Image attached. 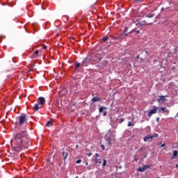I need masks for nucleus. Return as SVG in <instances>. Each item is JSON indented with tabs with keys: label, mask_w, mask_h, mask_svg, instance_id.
<instances>
[{
	"label": "nucleus",
	"mask_w": 178,
	"mask_h": 178,
	"mask_svg": "<svg viewBox=\"0 0 178 178\" xmlns=\"http://www.w3.org/2000/svg\"><path fill=\"white\" fill-rule=\"evenodd\" d=\"M99 101H101V99L99 97H94L92 99V102H98Z\"/></svg>",
	"instance_id": "16"
},
{
	"label": "nucleus",
	"mask_w": 178,
	"mask_h": 178,
	"mask_svg": "<svg viewBox=\"0 0 178 178\" xmlns=\"http://www.w3.org/2000/svg\"><path fill=\"white\" fill-rule=\"evenodd\" d=\"M154 16H155V14H154V13H149V14H147V15H146V17H149V18H151V17H154Z\"/></svg>",
	"instance_id": "19"
},
{
	"label": "nucleus",
	"mask_w": 178,
	"mask_h": 178,
	"mask_svg": "<svg viewBox=\"0 0 178 178\" xmlns=\"http://www.w3.org/2000/svg\"><path fill=\"white\" fill-rule=\"evenodd\" d=\"M69 155V154H67V152L63 151V161H66V159H67V156Z\"/></svg>",
	"instance_id": "15"
},
{
	"label": "nucleus",
	"mask_w": 178,
	"mask_h": 178,
	"mask_svg": "<svg viewBox=\"0 0 178 178\" xmlns=\"http://www.w3.org/2000/svg\"><path fill=\"white\" fill-rule=\"evenodd\" d=\"M177 168H178V164L176 165Z\"/></svg>",
	"instance_id": "45"
},
{
	"label": "nucleus",
	"mask_w": 178,
	"mask_h": 178,
	"mask_svg": "<svg viewBox=\"0 0 178 178\" xmlns=\"http://www.w3.org/2000/svg\"><path fill=\"white\" fill-rule=\"evenodd\" d=\"M143 149H144V147H141V148L140 149V151H143Z\"/></svg>",
	"instance_id": "35"
},
{
	"label": "nucleus",
	"mask_w": 178,
	"mask_h": 178,
	"mask_svg": "<svg viewBox=\"0 0 178 178\" xmlns=\"http://www.w3.org/2000/svg\"><path fill=\"white\" fill-rule=\"evenodd\" d=\"M154 109H152L149 111V112L147 114L148 118H151V116H152V115H155V113H156V111H158V107L156 106H153Z\"/></svg>",
	"instance_id": "4"
},
{
	"label": "nucleus",
	"mask_w": 178,
	"mask_h": 178,
	"mask_svg": "<svg viewBox=\"0 0 178 178\" xmlns=\"http://www.w3.org/2000/svg\"><path fill=\"white\" fill-rule=\"evenodd\" d=\"M42 48H43V49H47V45L42 44Z\"/></svg>",
	"instance_id": "31"
},
{
	"label": "nucleus",
	"mask_w": 178,
	"mask_h": 178,
	"mask_svg": "<svg viewBox=\"0 0 178 178\" xmlns=\"http://www.w3.org/2000/svg\"><path fill=\"white\" fill-rule=\"evenodd\" d=\"M159 120V118H156V122H158Z\"/></svg>",
	"instance_id": "37"
},
{
	"label": "nucleus",
	"mask_w": 178,
	"mask_h": 178,
	"mask_svg": "<svg viewBox=\"0 0 178 178\" xmlns=\"http://www.w3.org/2000/svg\"><path fill=\"white\" fill-rule=\"evenodd\" d=\"M91 62V58L86 57L82 62H81V66H87L88 63H90Z\"/></svg>",
	"instance_id": "5"
},
{
	"label": "nucleus",
	"mask_w": 178,
	"mask_h": 178,
	"mask_svg": "<svg viewBox=\"0 0 178 178\" xmlns=\"http://www.w3.org/2000/svg\"><path fill=\"white\" fill-rule=\"evenodd\" d=\"M123 122H124V118H121L120 120V123H123Z\"/></svg>",
	"instance_id": "29"
},
{
	"label": "nucleus",
	"mask_w": 178,
	"mask_h": 178,
	"mask_svg": "<svg viewBox=\"0 0 178 178\" xmlns=\"http://www.w3.org/2000/svg\"><path fill=\"white\" fill-rule=\"evenodd\" d=\"M124 35H127V33H124Z\"/></svg>",
	"instance_id": "44"
},
{
	"label": "nucleus",
	"mask_w": 178,
	"mask_h": 178,
	"mask_svg": "<svg viewBox=\"0 0 178 178\" xmlns=\"http://www.w3.org/2000/svg\"><path fill=\"white\" fill-rule=\"evenodd\" d=\"M94 158H95V165L96 166H101V165L102 164V160L101 159H99V154L96 153L94 155Z\"/></svg>",
	"instance_id": "2"
},
{
	"label": "nucleus",
	"mask_w": 178,
	"mask_h": 178,
	"mask_svg": "<svg viewBox=\"0 0 178 178\" xmlns=\"http://www.w3.org/2000/svg\"><path fill=\"white\" fill-rule=\"evenodd\" d=\"M136 33L138 34L140 33V31H137Z\"/></svg>",
	"instance_id": "38"
},
{
	"label": "nucleus",
	"mask_w": 178,
	"mask_h": 178,
	"mask_svg": "<svg viewBox=\"0 0 178 178\" xmlns=\"http://www.w3.org/2000/svg\"><path fill=\"white\" fill-rule=\"evenodd\" d=\"M138 170V172H144V170H145L144 169V167H142V168H139Z\"/></svg>",
	"instance_id": "27"
},
{
	"label": "nucleus",
	"mask_w": 178,
	"mask_h": 178,
	"mask_svg": "<svg viewBox=\"0 0 178 178\" xmlns=\"http://www.w3.org/2000/svg\"><path fill=\"white\" fill-rule=\"evenodd\" d=\"M101 147H102L103 151H105V146L104 145H102Z\"/></svg>",
	"instance_id": "32"
},
{
	"label": "nucleus",
	"mask_w": 178,
	"mask_h": 178,
	"mask_svg": "<svg viewBox=\"0 0 178 178\" xmlns=\"http://www.w3.org/2000/svg\"><path fill=\"white\" fill-rule=\"evenodd\" d=\"M87 165H88V163H86V166H87Z\"/></svg>",
	"instance_id": "42"
},
{
	"label": "nucleus",
	"mask_w": 178,
	"mask_h": 178,
	"mask_svg": "<svg viewBox=\"0 0 178 178\" xmlns=\"http://www.w3.org/2000/svg\"><path fill=\"white\" fill-rule=\"evenodd\" d=\"M159 113L164 112V113H166L167 115H169V110L166 108V107H161L159 108Z\"/></svg>",
	"instance_id": "10"
},
{
	"label": "nucleus",
	"mask_w": 178,
	"mask_h": 178,
	"mask_svg": "<svg viewBox=\"0 0 178 178\" xmlns=\"http://www.w3.org/2000/svg\"><path fill=\"white\" fill-rule=\"evenodd\" d=\"M40 53V51L38 49L35 50V52L33 53V58H35V55H38V54Z\"/></svg>",
	"instance_id": "20"
},
{
	"label": "nucleus",
	"mask_w": 178,
	"mask_h": 178,
	"mask_svg": "<svg viewBox=\"0 0 178 178\" xmlns=\"http://www.w3.org/2000/svg\"><path fill=\"white\" fill-rule=\"evenodd\" d=\"M99 60H101V59H98V61H97V62H99Z\"/></svg>",
	"instance_id": "43"
},
{
	"label": "nucleus",
	"mask_w": 178,
	"mask_h": 178,
	"mask_svg": "<svg viewBox=\"0 0 178 178\" xmlns=\"http://www.w3.org/2000/svg\"><path fill=\"white\" fill-rule=\"evenodd\" d=\"M76 148H79V145H76Z\"/></svg>",
	"instance_id": "39"
},
{
	"label": "nucleus",
	"mask_w": 178,
	"mask_h": 178,
	"mask_svg": "<svg viewBox=\"0 0 178 178\" xmlns=\"http://www.w3.org/2000/svg\"><path fill=\"white\" fill-rule=\"evenodd\" d=\"M134 31H136L135 29H134L132 31H131V33H134Z\"/></svg>",
	"instance_id": "36"
},
{
	"label": "nucleus",
	"mask_w": 178,
	"mask_h": 178,
	"mask_svg": "<svg viewBox=\"0 0 178 178\" xmlns=\"http://www.w3.org/2000/svg\"><path fill=\"white\" fill-rule=\"evenodd\" d=\"M24 122H26V115L19 116V124H24Z\"/></svg>",
	"instance_id": "8"
},
{
	"label": "nucleus",
	"mask_w": 178,
	"mask_h": 178,
	"mask_svg": "<svg viewBox=\"0 0 178 178\" xmlns=\"http://www.w3.org/2000/svg\"><path fill=\"white\" fill-rule=\"evenodd\" d=\"M33 111L35 112H38V111H40V106L38 104H35V105L33 106Z\"/></svg>",
	"instance_id": "14"
},
{
	"label": "nucleus",
	"mask_w": 178,
	"mask_h": 178,
	"mask_svg": "<svg viewBox=\"0 0 178 178\" xmlns=\"http://www.w3.org/2000/svg\"><path fill=\"white\" fill-rule=\"evenodd\" d=\"M108 40H109V38H108V36L104 37V38H102V40H103V41H108Z\"/></svg>",
	"instance_id": "24"
},
{
	"label": "nucleus",
	"mask_w": 178,
	"mask_h": 178,
	"mask_svg": "<svg viewBox=\"0 0 178 178\" xmlns=\"http://www.w3.org/2000/svg\"><path fill=\"white\" fill-rule=\"evenodd\" d=\"M76 163H81V159L76 160Z\"/></svg>",
	"instance_id": "28"
},
{
	"label": "nucleus",
	"mask_w": 178,
	"mask_h": 178,
	"mask_svg": "<svg viewBox=\"0 0 178 178\" xmlns=\"http://www.w3.org/2000/svg\"><path fill=\"white\" fill-rule=\"evenodd\" d=\"M106 159H103L102 168H105V166H106Z\"/></svg>",
	"instance_id": "21"
},
{
	"label": "nucleus",
	"mask_w": 178,
	"mask_h": 178,
	"mask_svg": "<svg viewBox=\"0 0 178 178\" xmlns=\"http://www.w3.org/2000/svg\"><path fill=\"white\" fill-rule=\"evenodd\" d=\"M138 24H140V26H149V24H151V23H147L145 21H140L139 23H138Z\"/></svg>",
	"instance_id": "13"
},
{
	"label": "nucleus",
	"mask_w": 178,
	"mask_h": 178,
	"mask_svg": "<svg viewBox=\"0 0 178 178\" xmlns=\"http://www.w3.org/2000/svg\"><path fill=\"white\" fill-rule=\"evenodd\" d=\"M134 161H136V162H137V159H134Z\"/></svg>",
	"instance_id": "41"
},
{
	"label": "nucleus",
	"mask_w": 178,
	"mask_h": 178,
	"mask_svg": "<svg viewBox=\"0 0 178 178\" xmlns=\"http://www.w3.org/2000/svg\"><path fill=\"white\" fill-rule=\"evenodd\" d=\"M130 126H134V123L131 122H128V127H130Z\"/></svg>",
	"instance_id": "26"
},
{
	"label": "nucleus",
	"mask_w": 178,
	"mask_h": 178,
	"mask_svg": "<svg viewBox=\"0 0 178 178\" xmlns=\"http://www.w3.org/2000/svg\"><path fill=\"white\" fill-rule=\"evenodd\" d=\"M106 109H108L106 107H100L99 109V113H102V112H103V116H105L107 113Z\"/></svg>",
	"instance_id": "9"
},
{
	"label": "nucleus",
	"mask_w": 178,
	"mask_h": 178,
	"mask_svg": "<svg viewBox=\"0 0 178 178\" xmlns=\"http://www.w3.org/2000/svg\"><path fill=\"white\" fill-rule=\"evenodd\" d=\"M53 122L54 121H49L46 123V126H47V127H49V125L52 124Z\"/></svg>",
	"instance_id": "23"
},
{
	"label": "nucleus",
	"mask_w": 178,
	"mask_h": 178,
	"mask_svg": "<svg viewBox=\"0 0 178 178\" xmlns=\"http://www.w3.org/2000/svg\"><path fill=\"white\" fill-rule=\"evenodd\" d=\"M43 10H45V9H44V8H42Z\"/></svg>",
	"instance_id": "46"
},
{
	"label": "nucleus",
	"mask_w": 178,
	"mask_h": 178,
	"mask_svg": "<svg viewBox=\"0 0 178 178\" xmlns=\"http://www.w3.org/2000/svg\"><path fill=\"white\" fill-rule=\"evenodd\" d=\"M30 147V139L26 129L19 131L11 141V148L15 152H20L22 149H27Z\"/></svg>",
	"instance_id": "1"
},
{
	"label": "nucleus",
	"mask_w": 178,
	"mask_h": 178,
	"mask_svg": "<svg viewBox=\"0 0 178 178\" xmlns=\"http://www.w3.org/2000/svg\"><path fill=\"white\" fill-rule=\"evenodd\" d=\"M74 65H75V70H77V69H79V67L81 66V63H77V61H75Z\"/></svg>",
	"instance_id": "17"
},
{
	"label": "nucleus",
	"mask_w": 178,
	"mask_h": 178,
	"mask_svg": "<svg viewBox=\"0 0 178 178\" xmlns=\"http://www.w3.org/2000/svg\"><path fill=\"white\" fill-rule=\"evenodd\" d=\"M108 65V60H104L102 63H101L99 65H97L99 67H106Z\"/></svg>",
	"instance_id": "11"
},
{
	"label": "nucleus",
	"mask_w": 178,
	"mask_h": 178,
	"mask_svg": "<svg viewBox=\"0 0 178 178\" xmlns=\"http://www.w3.org/2000/svg\"><path fill=\"white\" fill-rule=\"evenodd\" d=\"M139 2H143V0H138Z\"/></svg>",
	"instance_id": "40"
},
{
	"label": "nucleus",
	"mask_w": 178,
	"mask_h": 178,
	"mask_svg": "<svg viewBox=\"0 0 178 178\" xmlns=\"http://www.w3.org/2000/svg\"><path fill=\"white\" fill-rule=\"evenodd\" d=\"M38 104L42 106L45 104V98L40 97L38 99Z\"/></svg>",
	"instance_id": "6"
},
{
	"label": "nucleus",
	"mask_w": 178,
	"mask_h": 178,
	"mask_svg": "<svg viewBox=\"0 0 178 178\" xmlns=\"http://www.w3.org/2000/svg\"><path fill=\"white\" fill-rule=\"evenodd\" d=\"M86 155H87L88 156H91V155H92V153L89 152V153H87Z\"/></svg>",
	"instance_id": "30"
},
{
	"label": "nucleus",
	"mask_w": 178,
	"mask_h": 178,
	"mask_svg": "<svg viewBox=\"0 0 178 178\" xmlns=\"http://www.w3.org/2000/svg\"><path fill=\"white\" fill-rule=\"evenodd\" d=\"M155 137H158V134H154V135H147L144 137L143 141H145V143H147V141H148L149 139L152 140V138Z\"/></svg>",
	"instance_id": "3"
},
{
	"label": "nucleus",
	"mask_w": 178,
	"mask_h": 178,
	"mask_svg": "<svg viewBox=\"0 0 178 178\" xmlns=\"http://www.w3.org/2000/svg\"><path fill=\"white\" fill-rule=\"evenodd\" d=\"M163 147H165V143L161 145V148Z\"/></svg>",
	"instance_id": "34"
},
{
	"label": "nucleus",
	"mask_w": 178,
	"mask_h": 178,
	"mask_svg": "<svg viewBox=\"0 0 178 178\" xmlns=\"http://www.w3.org/2000/svg\"><path fill=\"white\" fill-rule=\"evenodd\" d=\"M158 102H159V104H163V102H165L166 101L165 97L162 95V96H159V98L157 99Z\"/></svg>",
	"instance_id": "7"
},
{
	"label": "nucleus",
	"mask_w": 178,
	"mask_h": 178,
	"mask_svg": "<svg viewBox=\"0 0 178 178\" xmlns=\"http://www.w3.org/2000/svg\"><path fill=\"white\" fill-rule=\"evenodd\" d=\"M177 156V150H175L174 151V153H173V155L172 156V159H175V157Z\"/></svg>",
	"instance_id": "18"
},
{
	"label": "nucleus",
	"mask_w": 178,
	"mask_h": 178,
	"mask_svg": "<svg viewBox=\"0 0 178 178\" xmlns=\"http://www.w3.org/2000/svg\"><path fill=\"white\" fill-rule=\"evenodd\" d=\"M136 58H137V59H140V55H138V56H136Z\"/></svg>",
	"instance_id": "33"
},
{
	"label": "nucleus",
	"mask_w": 178,
	"mask_h": 178,
	"mask_svg": "<svg viewBox=\"0 0 178 178\" xmlns=\"http://www.w3.org/2000/svg\"><path fill=\"white\" fill-rule=\"evenodd\" d=\"M152 165H145L143 166V169H145V170H147V169H149V168H151Z\"/></svg>",
	"instance_id": "22"
},
{
	"label": "nucleus",
	"mask_w": 178,
	"mask_h": 178,
	"mask_svg": "<svg viewBox=\"0 0 178 178\" xmlns=\"http://www.w3.org/2000/svg\"><path fill=\"white\" fill-rule=\"evenodd\" d=\"M144 52L145 53V56L147 58V56H148V51H142V54H144Z\"/></svg>",
	"instance_id": "25"
},
{
	"label": "nucleus",
	"mask_w": 178,
	"mask_h": 178,
	"mask_svg": "<svg viewBox=\"0 0 178 178\" xmlns=\"http://www.w3.org/2000/svg\"><path fill=\"white\" fill-rule=\"evenodd\" d=\"M104 138L106 140V141H107L108 145H109L111 144V135L109 134H107L105 136Z\"/></svg>",
	"instance_id": "12"
}]
</instances>
